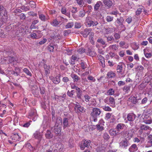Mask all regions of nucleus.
<instances>
[{"mask_svg":"<svg viewBox=\"0 0 152 152\" xmlns=\"http://www.w3.org/2000/svg\"><path fill=\"white\" fill-rule=\"evenodd\" d=\"M85 50L83 48H81L77 50V52L78 53L80 54H82L85 52Z\"/></svg>","mask_w":152,"mask_h":152,"instance_id":"obj_58","label":"nucleus"},{"mask_svg":"<svg viewBox=\"0 0 152 152\" xmlns=\"http://www.w3.org/2000/svg\"><path fill=\"white\" fill-rule=\"evenodd\" d=\"M86 21L87 25L89 27L96 26L99 23L97 21H93L90 17H87L86 19Z\"/></svg>","mask_w":152,"mask_h":152,"instance_id":"obj_3","label":"nucleus"},{"mask_svg":"<svg viewBox=\"0 0 152 152\" xmlns=\"http://www.w3.org/2000/svg\"><path fill=\"white\" fill-rule=\"evenodd\" d=\"M51 115L52 121L53 122H55L56 118L55 115V111L53 108H51Z\"/></svg>","mask_w":152,"mask_h":152,"instance_id":"obj_28","label":"nucleus"},{"mask_svg":"<svg viewBox=\"0 0 152 152\" xmlns=\"http://www.w3.org/2000/svg\"><path fill=\"white\" fill-rule=\"evenodd\" d=\"M76 1L77 4L81 7H82L84 3L83 0H76Z\"/></svg>","mask_w":152,"mask_h":152,"instance_id":"obj_47","label":"nucleus"},{"mask_svg":"<svg viewBox=\"0 0 152 152\" xmlns=\"http://www.w3.org/2000/svg\"><path fill=\"white\" fill-rule=\"evenodd\" d=\"M130 145V143L129 140L126 138L122 140L119 143L120 146L124 148H126Z\"/></svg>","mask_w":152,"mask_h":152,"instance_id":"obj_4","label":"nucleus"},{"mask_svg":"<svg viewBox=\"0 0 152 152\" xmlns=\"http://www.w3.org/2000/svg\"><path fill=\"white\" fill-rule=\"evenodd\" d=\"M94 35V33H91V36L89 37L90 42H91V43L92 44H94V41L93 40Z\"/></svg>","mask_w":152,"mask_h":152,"instance_id":"obj_39","label":"nucleus"},{"mask_svg":"<svg viewBox=\"0 0 152 152\" xmlns=\"http://www.w3.org/2000/svg\"><path fill=\"white\" fill-rule=\"evenodd\" d=\"M103 109L106 111H111V108L109 106H104L103 108Z\"/></svg>","mask_w":152,"mask_h":152,"instance_id":"obj_60","label":"nucleus"},{"mask_svg":"<svg viewBox=\"0 0 152 152\" xmlns=\"http://www.w3.org/2000/svg\"><path fill=\"white\" fill-rule=\"evenodd\" d=\"M85 14L86 12L83 10L80 12L78 14V16L80 17L83 18L85 15Z\"/></svg>","mask_w":152,"mask_h":152,"instance_id":"obj_42","label":"nucleus"},{"mask_svg":"<svg viewBox=\"0 0 152 152\" xmlns=\"http://www.w3.org/2000/svg\"><path fill=\"white\" fill-rule=\"evenodd\" d=\"M129 99V102H130L133 104H135L138 103V101L141 99L140 98L137 99V97L134 96L133 97H130Z\"/></svg>","mask_w":152,"mask_h":152,"instance_id":"obj_13","label":"nucleus"},{"mask_svg":"<svg viewBox=\"0 0 152 152\" xmlns=\"http://www.w3.org/2000/svg\"><path fill=\"white\" fill-rule=\"evenodd\" d=\"M87 55L91 56H94L96 55V53L94 51L92 50L90 48H88Z\"/></svg>","mask_w":152,"mask_h":152,"instance_id":"obj_25","label":"nucleus"},{"mask_svg":"<svg viewBox=\"0 0 152 152\" xmlns=\"http://www.w3.org/2000/svg\"><path fill=\"white\" fill-rule=\"evenodd\" d=\"M138 148L137 145L134 144H132L129 148V151L130 152H134L137 150Z\"/></svg>","mask_w":152,"mask_h":152,"instance_id":"obj_21","label":"nucleus"},{"mask_svg":"<svg viewBox=\"0 0 152 152\" xmlns=\"http://www.w3.org/2000/svg\"><path fill=\"white\" fill-rule=\"evenodd\" d=\"M122 65L121 64L118 65L117 66V71L118 72H121L122 70Z\"/></svg>","mask_w":152,"mask_h":152,"instance_id":"obj_35","label":"nucleus"},{"mask_svg":"<svg viewBox=\"0 0 152 152\" xmlns=\"http://www.w3.org/2000/svg\"><path fill=\"white\" fill-rule=\"evenodd\" d=\"M54 122V125L53 127L52 128V129L53 128L54 133L57 136H59L61 134V128L59 126L60 123H62L61 118L60 117H57L56 121Z\"/></svg>","mask_w":152,"mask_h":152,"instance_id":"obj_1","label":"nucleus"},{"mask_svg":"<svg viewBox=\"0 0 152 152\" xmlns=\"http://www.w3.org/2000/svg\"><path fill=\"white\" fill-rule=\"evenodd\" d=\"M83 143L82 142L80 145L81 150L84 149L85 147L88 148L90 145L91 142L89 140H83Z\"/></svg>","mask_w":152,"mask_h":152,"instance_id":"obj_5","label":"nucleus"},{"mask_svg":"<svg viewBox=\"0 0 152 152\" xmlns=\"http://www.w3.org/2000/svg\"><path fill=\"white\" fill-rule=\"evenodd\" d=\"M140 129L142 130H147L151 129V128L145 125L141 124L140 127Z\"/></svg>","mask_w":152,"mask_h":152,"instance_id":"obj_30","label":"nucleus"},{"mask_svg":"<svg viewBox=\"0 0 152 152\" xmlns=\"http://www.w3.org/2000/svg\"><path fill=\"white\" fill-rule=\"evenodd\" d=\"M20 8L23 10L25 11L29 10H30V7H25L24 6H22Z\"/></svg>","mask_w":152,"mask_h":152,"instance_id":"obj_55","label":"nucleus"},{"mask_svg":"<svg viewBox=\"0 0 152 152\" xmlns=\"http://www.w3.org/2000/svg\"><path fill=\"white\" fill-rule=\"evenodd\" d=\"M96 128L98 130L102 131L104 130V128L103 126H101L100 124H98L96 125Z\"/></svg>","mask_w":152,"mask_h":152,"instance_id":"obj_36","label":"nucleus"},{"mask_svg":"<svg viewBox=\"0 0 152 152\" xmlns=\"http://www.w3.org/2000/svg\"><path fill=\"white\" fill-rule=\"evenodd\" d=\"M70 76L73 79V81L74 82H77L79 80H80V77H79L76 74H72Z\"/></svg>","mask_w":152,"mask_h":152,"instance_id":"obj_23","label":"nucleus"},{"mask_svg":"<svg viewBox=\"0 0 152 152\" xmlns=\"http://www.w3.org/2000/svg\"><path fill=\"white\" fill-rule=\"evenodd\" d=\"M136 115L133 113H129L127 115V118L129 121H134L135 119Z\"/></svg>","mask_w":152,"mask_h":152,"instance_id":"obj_15","label":"nucleus"},{"mask_svg":"<svg viewBox=\"0 0 152 152\" xmlns=\"http://www.w3.org/2000/svg\"><path fill=\"white\" fill-rule=\"evenodd\" d=\"M43 66L45 72V75L46 76H48L50 72V66L49 65H47V64H44Z\"/></svg>","mask_w":152,"mask_h":152,"instance_id":"obj_12","label":"nucleus"},{"mask_svg":"<svg viewBox=\"0 0 152 152\" xmlns=\"http://www.w3.org/2000/svg\"><path fill=\"white\" fill-rule=\"evenodd\" d=\"M61 75L59 74L58 76H56L53 79V82L55 84H58L60 82V77Z\"/></svg>","mask_w":152,"mask_h":152,"instance_id":"obj_24","label":"nucleus"},{"mask_svg":"<svg viewBox=\"0 0 152 152\" xmlns=\"http://www.w3.org/2000/svg\"><path fill=\"white\" fill-rule=\"evenodd\" d=\"M34 136L35 139H37L38 140V141L37 142V144H39L42 138V135L40 133L37 131L34 133Z\"/></svg>","mask_w":152,"mask_h":152,"instance_id":"obj_10","label":"nucleus"},{"mask_svg":"<svg viewBox=\"0 0 152 152\" xmlns=\"http://www.w3.org/2000/svg\"><path fill=\"white\" fill-rule=\"evenodd\" d=\"M130 88V86L126 85L124 86L123 88V90L124 91L125 90L126 92H128L129 91Z\"/></svg>","mask_w":152,"mask_h":152,"instance_id":"obj_53","label":"nucleus"},{"mask_svg":"<svg viewBox=\"0 0 152 152\" xmlns=\"http://www.w3.org/2000/svg\"><path fill=\"white\" fill-rule=\"evenodd\" d=\"M98 57L100 60L102 66L103 67H105V64L104 58V57L101 55L98 56Z\"/></svg>","mask_w":152,"mask_h":152,"instance_id":"obj_26","label":"nucleus"},{"mask_svg":"<svg viewBox=\"0 0 152 152\" xmlns=\"http://www.w3.org/2000/svg\"><path fill=\"white\" fill-rule=\"evenodd\" d=\"M70 87L72 89H75L76 90L78 89L79 87L76 86L74 83H71L70 84Z\"/></svg>","mask_w":152,"mask_h":152,"instance_id":"obj_52","label":"nucleus"},{"mask_svg":"<svg viewBox=\"0 0 152 152\" xmlns=\"http://www.w3.org/2000/svg\"><path fill=\"white\" fill-rule=\"evenodd\" d=\"M17 15L19 17L20 20H24L26 18V16L24 13H22Z\"/></svg>","mask_w":152,"mask_h":152,"instance_id":"obj_44","label":"nucleus"},{"mask_svg":"<svg viewBox=\"0 0 152 152\" xmlns=\"http://www.w3.org/2000/svg\"><path fill=\"white\" fill-rule=\"evenodd\" d=\"M111 116V114L108 113L106 115V116L105 117V119L107 120L108 119H110Z\"/></svg>","mask_w":152,"mask_h":152,"instance_id":"obj_62","label":"nucleus"},{"mask_svg":"<svg viewBox=\"0 0 152 152\" xmlns=\"http://www.w3.org/2000/svg\"><path fill=\"white\" fill-rule=\"evenodd\" d=\"M152 79V76L149 73H147L145 74L144 77V80L145 83H148L150 82Z\"/></svg>","mask_w":152,"mask_h":152,"instance_id":"obj_11","label":"nucleus"},{"mask_svg":"<svg viewBox=\"0 0 152 152\" xmlns=\"http://www.w3.org/2000/svg\"><path fill=\"white\" fill-rule=\"evenodd\" d=\"M113 17L108 16L106 18V20L108 22H110L113 20Z\"/></svg>","mask_w":152,"mask_h":152,"instance_id":"obj_48","label":"nucleus"},{"mask_svg":"<svg viewBox=\"0 0 152 152\" xmlns=\"http://www.w3.org/2000/svg\"><path fill=\"white\" fill-rule=\"evenodd\" d=\"M102 4V3L100 1L97 2L94 6V10L95 11H97L99 9V8L101 5Z\"/></svg>","mask_w":152,"mask_h":152,"instance_id":"obj_27","label":"nucleus"},{"mask_svg":"<svg viewBox=\"0 0 152 152\" xmlns=\"http://www.w3.org/2000/svg\"><path fill=\"white\" fill-rule=\"evenodd\" d=\"M109 102L111 104H115V99L113 97L110 96V97Z\"/></svg>","mask_w":152,"mask_h":152,"instance_id":"obj_49","label":"nucleus"},{"mask_svg":"<svg viewBox=\"0 0 152 152\" xmlns=\"http://www.w3.org/2000/svg\"><path fill=\"white\" fill-rule=\"evenodd\" d=\"M103 2L105 5L108 8H110L113 4L112 1L110 0H103Z\"/></svg>","mask_w":152,"mask_h":152,"instance_id":"obj_17","label":"nucleus"},{"mask_svg":"<svg viewBox=\"0 0 152 152\" xmlns=\"http://www.w3.org/2000/svg\"><path fill=\"white\" fill-rule=\"evenodd\" d=\"M103 137L105 140H108L110 138V136L108 133H105L104 134Z\"/></svg>","mask_w":152,"mask_h":152,"instance_id":"obj_45","label":"nucleus"},{"mask_svg":"<svg viewBox=\"0 0 152 152\" xmlns=\"http://www.w3.org/2000/svg\"><path fill=\"white\" fill-rule=\"evenodd\" d=\"M115 91L112 88L108 90L107 91V94L109 95H112L114 93Z\"/></svg>","mask_w":152,"mask_h":152,"instance_id":"obj_41","label":"nucleus"},{"mask_svg":"<svg viewBox=\"0 0 152 152\" xmlns=\"http://www.w3.org/2000/svg\"><path fill=\"white\" fill-rule=\"evenodd\" d=\"M91 29L90 28H86L83 31H82L80 32V34H82L84 38H86L88 35L89 37L91 36V33H93L91 31Z\"/></svg>","mask_w":152,"mask_h":152,"instance_id":"obj_6","label":"nucleus"},{"mask_svg":"<svg viewBox=\"0 0 152 152\" xmlns=\"http://www.w3.org/2000/svg\"><path fill=\"white\" fill-rule=\"evenodd\" d=\"M107 78H113L115 76V74L112 71L108 72L107 75Z\"/></svg>","mask_w":152,"mask_h":152,"instance_id":"obj_29","label":"nucleus"},{"mask_svg":"<svg viewBox=\"0 0 152 152\" xmlns=\"http://www.w3.org/2000/svg\"><path fill=\"white\" fill-rule=\"evenodd\" d=\"M29 115L33 118L32 119L34 121L36 120L37 115V112L36 110L34 109H31L29 113Z\"/></svg>","mask_w":152,"mask_h":152,"instance_id":"obj_9","label":"nucleus"},{"mask_svg":"<svg viewBox=\"0 0 152 152\" xmlns=\"http://www.w3.org/2000/svg\"><path fill=\"white\" fill-rule=\"evenodd\" d=\"M74 26V23L73 22L68 23L65 26L66 28H71Z\"/></svg>","mask_w":152,"mask_h":152,"instance_id":"obj_38","label":"nucleus"},{"mask_svg":"<svg viewBox=\"0 0 152 152\" xmlns=\"http://www.w3.org/2000/svg\"><path fill=\"white\" fill-rule=\"evenodd\" d=\"M37 31H34L33 32L31 33L30 35V37L33 39H38V37L36 34L34 32Z\"/></svg>","mask_w":152,"mask_h":152,"instance_id":"obj_33","label":"nucleus"},{"mask_svg":"<svg viewBox=\"0 0 152 152\" xmlns=\"http://www.w3.org/2000/svg\"><path fill=\"white\" fill-rule=\"evenodd\" d=\"M125 126V125L123 124L119 123L118 124L116 127V129L119 132L121 131L124 129V128Z\"/></svg>","mask_w":152,"mask_h":152,"instance_id":"obj_18","label":"nucleus"},{"mask_svg":"<svg viewBox=\"0 0 152 152\" xmlns=\"http://www.w3.org/2000/svg\"><path fill=\"white\" fill-rule=\"evenodd\" d=\"M101 113V110L98 108L94 107L92 109V111L91 113L90 120L91 121L95 122L97 121V118Z\"/></svg>","mask_w":152,"mask_h":152,"instance_id":"obj_2","label":"nucleus"},{"mask_svg":"<svg viewBox=\"0 0 152 152\" xmlns=\"http://www.w3.org/2000/svg\"><path fill=\"white\" fill-rule=\"evenodd\" d=\"M76 90V97L79 99H81V96L83 94L82 91L79 88Z\"/></svg>","mask_w":152,"mask_h":152,"instance_id":"obj_20","label":"nucleus"},{"mask_svg":"<svg viewBox=\"0 0 152 152\" xmlns=\"http://www.w3.org/2000/svg\"><path fill=\"white\" fill-rule=\"evenodd\" d=\"M26 146L28 147L29 149L31 151H32L34 149L33 147H32L31 144L29 143H27L26 145Z\"/></svg>","mask_w":152,"mask_h":152,"instance_id":"obj_63","label":"nucleus"},{"mask_svg":"<svg viewBox=\"0 0 152 152\" xmlns=\"http://www.w3.org/2000/svg\"><path fill=\"white\" fill-rule=\"evenodd\" d=\"M107 38V41L108 42H109L110 43L111 42L112 40H114V38L112 36L110 37H106Z\"/></svg>","mask_w":152,"mask_h":152,"instance_id":"obj_57","label":"nucleus"},{"mask_svg":"<svg viewBox=\"0 0 152 152\" xmlns=\"http://www.w3.org/2000/svg\"><path fill=\"white\" fill-rule=\"evenodd\" d=\"M0 15L2 16H4L6 19L7 18V12L6 9L2 5H0Z\"/></svg>","mask_w":152,"mask_h":152,"instance_id":"obj_8","label":"nucleus"},{"mask_svg":"<svg viewBox=\"0 0 152 152\" xmlns=\"http://www.w3.org/2000/svg\"><path fill=\"white\" fill-rule=\"evenodd\" d=\"M143 121L146 124H150L152 123V120L151 118H149L148 119L143 120Z\"/></svg>","mask_w":152,"mask_h":152,"instance_id":"obj_37","label":"nucleus"},{"mask_svg":"<svg viewBox=\"0 0 152 152\" xmlns=\"http://www.w3.org/2000/svg\"><path fill=\"white\" fill-rule=\"evenodd\" d=\"M109 132L110 135L113 136H116L119 135L120 133L117 131L116 128L115 129H112L109 130Z\"/></svg>","mask_w":152,"mask_h":152,"instance_id":"obj_16","label":"nucleus"},{"mask_svg":"<svg viewBox=\"0 0 152 152\" xmlns=\"http://www.w3.org/2000/svg\"><path fill=\"white\" fill-rule=\"evenodd\" d=\"M45 137L48 139H50L53 137V134L52 133L51 131L49 130H47L46 133L45 134Z\"/></svg>","mask_w":152,"mask_h":152,"instance_id":"obj_19","label":"nucleus"},{"mask_svg":"<svg viewBox=\"0 0 152 152\" xmlns=\"http://www.w3.org/2000/svg\"><path fill=\"white\" fill-rule=\"evenodd\" d=\"M124 21V20L122 17H120L119 18H117L116 20L117 23L119 26H121L124 27V25H123V22Z\"/></svg>","mask_w":152,"mask_h":152,"instance_id":"obj_22","label":"nucleus"},{"mask_svg":"<svg viewBox=\"0 0 152 152\" xmlns=\"http://www.w3.org/2000/svg\"><path fill=\"white\" fill-rule=\"evenodd\" d=\"M72 139H70L68 142V145L71 148L74 147V144L72 142Z\"/></svg>","mask_w":152,"mask_h":152,"instance_id":"obj_43","label":"nucleus"},{"mask_svg":"<svg viewBox=\"0 0 152 152\" xmlns=\"http://www.w3.org/2000/svg\"><path fill=\"white\" fill-rule=\"evenodd\" d=\"M75 27L77 28H79L81 27V24L80 23L76 22L75 23Z\"/></svg>","mask_w":152,"mask_h":152,"instance_id":"obj_54","label":"nucleus"},{"mask_svg":"<svg viewBox=\"0 0 152 152\" xmlns=\"http://www.w3.org/2000/svg\"><path fill=\"white\" fill-rule=\"evenodd\" d=\"M23 71L26 73L27 75L31 76L32 75L31 72L29 70L26 68H25L23 69Z\"/></svg>","mask_w":152,"mask_h":152,"instance_id":"obj_40","label":"nucleus"},{"mask_svg":"<svg viewBox=\"0 0 152 152\" xmlns=\"http://www.w3.org/2000/svg\"><path fill=\"white\" fill-rule=\"evenodd\" d=\"M76 110H77V111L79 110L82 113H84L85 112V111L84 110V107L80 106Z\"/></svg>","mask_w":152,"mask_h":152,"instance_id":"obj_50","label":"nucleus"},{"mask_svg":"<svg viewBox=\"0 0 152 152\" xmlns=\"http://www.w3.org/2000/svg\"><path fill=\"white\" fill-rule=\"evenodd\" d=\"M30 7L32 8H35V3L33 1H30L29 2Z\"/></svg>","mask_w":152,"mask_h":152,"instance_id":"obj_46","label":"nucleus"},{"mask_svg":"<svg viewBox=\"0 0 152 152\" xmlns=\"http://www.w3.org/2000/svg\"><path fill=\"white\" fill-rule=\"evenodd\" d=\"M132 21V18L131 16L129 17L126 20V21L128 24L130 23Z\"/></svg>","mask_w":152,"mask_h":152,"instance_id":"obj_64","label":"nucleus"},{"mask_svg":"<svg viewBox=\"0 0 152 152\" xmlns=\"http://www.w3.org/2000/svg\"><path fill=\"white\" fill-rule=\"evenodd\" d=\"M75 92V91L73 90H71V91H69V90H68L67 92V94L70 97H73Z\"/></svg>","mask_w":152,"mask_h":152,"instance_id":"obj_34","label":"nucleus"},{"mask_svg":"<svg viewBox=\"0 0 152 152\" xmlns=\"http://www.w3.org/2000/svg\"><path fill=\"white\" fill-rule=\"evenodd\" d=\"M147 50L144 49V54L147 58H151L152 56V54L151 53H148Z\"/></svg>","mask_w":152,"mask_h":152,"instance_id":"obj_31","label":"nucleus"},{"mask_svg":"<svg viewBox=\"0 0 152 152\" xmlns=\"http://www.w3.org/2000/svg\"><path fill=\"white\" fill-rule=\"evenodd\" d=\"M97 42L99 43H101L102 45H105V42L102 39H98L97 40Z\"/></svg>","mask_w":152,"mask_h":152,"instance_id":"obj_61","label":"nucleus"},{"mask_svg":"<svg viewBox=\"0 0 152 152\" xmlns=\"http://www.w3.org/2000/svg\"><path fill=\"white\" fill-rule=\"evenodd\" d=\"M69 119L67 118H64L62 120V123H61L63 125V129H65L67 127L70 126V123L69 122Z\"/></svg>","mask_w":152,"mask_h":152,"instance_id":"obj_7","label":"nucleus"},{"mask_svg":"<svg viewBox=\"0 0 152 152\" xmlns=\"http://www.w3.org/2000/svg\"><path fill=\"white\" fill-rule=\"evenodd\" d=\"M12 139L13 141L15 142L17 141H19L20 139V137L18 133H13L11 136Z\"/></svg>","mask_w":152,"mask_h":152,"instance_id":"obj_14","label":"nucleus"},{"mask_svg":"<svg viewBox=\"0 0 152 152\" xmlns=\"http://www.w3.org/2000/svg\"><path fill=\"white\" fill-rule=\"evenodd\" d=\"M148 101V99L147 97H145L141 101V104H145Z\"/></svg>","mask_w":152,"mask_h":152,"instance_id":"obj_59","label":"nucleus"},{"mask_svg":"<svg viewBox=\"0 0 152 152\" xmlns=\"http://www.w3.org/2000/svg\"><path fill=\"white\" fill-rule=\"evenodd\" d=\"M142 9L144 10V9L142 8L138 9L136 12V15H139L142 12Z\"/></svg>","mask_w":152,"mask_h":152,"instance_id":"obj_51","label":"nucleus"},{"mask_svg":"<svg viewBox=\"0 0 152 152\" xmlns=\"http://www.w3.org/2000/svg\"><path fill=\"white\" fill-rule=\"evenodd\" d=\"M39 18L42 21H45L48 20V18L46 17L43 14L39 15Z\"/></svg>","mask_w":152,"mask_h":152,"instance_id":"obj_32","label":"nucleus"},{"mask_svg":"<svg viewBox=\"0 0 152 152\" xmlns=\"http://www.w3.org/2000/svg\"><path fill=\"white\" fill-rule=\"evenodd\" d=\"M71 30L68 29L66 30H65L64 32V36H67L71 33Z\"/></svg>","mask_w":152,"mask_h":152,"instance_id":"obj_56","label":"nucleus"}]
</instances>
